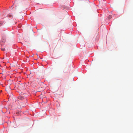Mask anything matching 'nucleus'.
Masks as SVG:
<instances>
[{
    "label": "nucleus",
    "mask_w": 133,
    "mask_h": 133,
    "mask_svg": "<svg viewBox=\"0 0 133 133\" xmlns=\"http://www.w3.org/2000/svg\"><path fill=\"white\" fill-rule=\"evenodd\" d=\"M19 99L21 100H22L24 98H23L21 96L19 97Z\"/></svg>",
    "instance_id": "1"
},
{
    "label": "nucleus",
    "mask_w": 133,
    "mask_h": 133,
    "mask_svg": "<svg viewBox=\"0 0 133 133\" xmlns=\"http://www.w3.org/2000/svg\"><path fill=\"white\" fill-rule=\"evenodd\" d=\"M2 24H1V25H2Z\"/></svg>",
    "instance_id": "5"
},
{
    "label": "nucleus",
    "mask_w": 133,
    "mask_h": 133,
    "mask_svg": "<svg viewBox=\"0 0 133 133\" xmlns=\"http://www.w3.org/2000/svg\"><path fill=\"white\" fill-rule=\"evenodd\" d=\"M36 55L37 56H38V55H37V54H36Z\"/></svg>",
    "instance_id": "4"
},
{
    "label": "nucleus",
    "mask_w": 133,
    "mask_h": 133,
    "mask_svg": "<svg viewBox=\"0 0 133 133\" xmlns=\"http://www.w3.org/2000/svg\"><path fill=\"white\" fill-rule=\"evenodd\" d=\"M1 25H0V26Z\"/></svg>",
    "instance_id": "6"
},
{
    "label": "nucleus",
    "mask_w": 133,
    "mask_h": 133,
    "mask_svg": "<svg viewBox=\"0 0 133 133\" xmlns=\"http://www.w3.org/2000/svg\"><path fill=\"white\" fill-rule=\"evenodd\" d=\"M5 50V48H2V50L3 51H4Z\"/></svg>",
    "instance_id": "3"
},
{
    "label": "nucleus",
    "mask_w": 133,
    "mask_h": 133,
    "mask_svg": "<svg viewBox=\"0 0 133 133\" xmlns=\"http://www.w3.org/2000/svg\"><path fill=\"white\" fill-rule=\"evenodd\" d=\"M111 17H112V16L111 15H109V16L108 17V18L109 19H110L111 18Z\"/></svg>",
    "instance_id": "2"
}]
</instances>
